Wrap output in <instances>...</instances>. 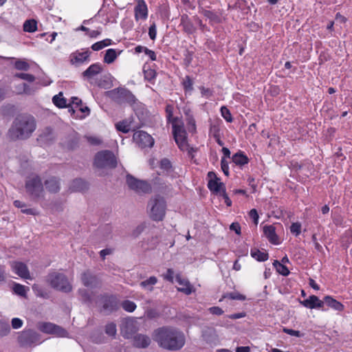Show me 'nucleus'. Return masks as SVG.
<instances>
[{"instance_id": "nucleus-1", "label": "nucleus", "mask_w": 352, "mask_h": 352, "mask_svg": "<svg viewBox=\"0 0 352 352\" xmlns=\"http://www.w3.org/2000/svg\"><path fill=\"white\" fill-rule=\"evenodd\" d=\"M153 337L160 346L170 351L179 350L186 342L184 333L173 327H164L156 329Z\"/></svg>"}, {"instance_id": "nucleus-2", "label": "nucleus", "mask_w": 352, "mask_h": 352, "mask_svg": "<svg viewBox=\"0 0 352 352\" xmlns=\"http://www.w3.org/2000/svg\"><path fill=\"white\" fill-rule=\"evenodd\" d=\"M36 129V120L29 114L21 113L13 120L8 131V136L12 141L27 140Z\"/></svg>"}, {"instance_id": "nucleus-3", "label": "nucleus", "mask_w": 352, "mask_h": 352, "mask_svg": "<svg viewBox=\"0 0 352 352\" xmlns=\"http://www.w3.org/2000/svg\"><path fill=\"white\" fill-rule=\"evenodd\" d=\"M105 95L118 104H128L133 106L138 101L135 95L125 87L115 88L107 91Z\"/></svg>"}, {"instance_id": "nucleus-4", "label": "nucleus", "mask_w": 352, "mask_h": 352, "mask_svg": "<svg viewBox=\"0 0 352 352\" xmlns=\"http://www.w3.org/2000/svg\"><path fill=\"white\" fill-rule=\"evenodd\" d=\"M93 165L98 169H114L118 166V160L113 151L102 150L94 155Z\"/></svg>"}, {"instance_id": "nucleus-5", "label": "nucleus", "mask_w": 352, "mask_h": 352, "mask_svg": "<svg viewBox=\"0 0 352 352\" xmlns=\"http://www.w3.org/2000/svg\"><path fill=\"white\" fill-rule=\"evenodd\" d=\"M148 206H151L150 218L155 221H162L166 214V201L164 197L156 195L152 197Z\"/></svg>"}, {"instance_id": "nucleus-6", "label": "nucleus", "mask_w": 352, "mask_h": 352, "mask_svg": "<svg viewBox=\"0 0 352 352\" xmlns=\"http://www.w3.org/2000/svg\"><path fill=\"white\" fill-rule=\"evenodd\" d=\"M170 122L172 123L173 135L178 147L182 151L188 149L189 144L187 141V133L183 122L179 119V121H172Z\"/></svg>"}, {"instance_id": "nucleus-7", "label": "nucleus", "mask_w": 352, "mask_h": 352, "mask_svg": "<svg viewBox=\"0 0 352 352\" xmlns=\"http://www.w3.org/2000/svg\"><path fill=\"white\" fill-rule=\"evenodd\" d=\"M164 278L171 283H173L174 280H175V282L179 285L177 290L186 295H189L194 292L193 287L186 278L182 276L181 274L175 275L174 272L170 269L167 270V272L164 275Z\"/></svg>"}, {"instance_id": "nucleus-8", "label": "nucleus", "mask_w": 352, "mask_h": 352, "mask_svg": "<svg viewBox=\"0 0 352 352\" xmlns=\"http://www.w3.org/2000/svg\"><path fill=\"white\" fill-rule=\"evenodd\" d=\"M126 183L130 190L138 194H148L152 190L151 185L147 181L137 179L130 173L126 175Z\"/></svg>"}, {"instance_id": "nucleus-9", "label": "nucleus", "mask_w": 352, "mask_h": 352, "mask_svg": "<svg viewBox=\"0 0 352 352\" xmlns=\"http://www.w3.org/2000/svg\"><path fill=\"white\" fill-rule=\"evenodd\" d=\"M25 187L26 192L34 200L40 198L44 190L41 179L38 175H35L32 178L27 179Z\"/></svg>"}, {"instance_id": "nucleus-10", "label": "nucleus", "mask_w": 352, "mask_h": 352, "mask_svg": "<svg viewBox=\"0 0 352 352\" xmlns=\"http://www.w3.org/2000/svg\"><path fill=\"white\" fill-rule=\"evenodd\" d=\"M47 281L51 286L58 290L69 292L72 290V286L62 273L54 272L48 275Z\"/></svg>"}, {"instance_id": "nucleus-11", "label": "nucleus", "mask_w": 352, "mask_h": 352, "mask_svg": "<svg viewBox=\"0 0 352 352\" xmlns=\"http://www.w3.org/2000/svg\"><path fill=\"white\" fill-rule=\"evenodd\" d=\"M38 329L44 333L50 334L55 337H68V333L65 329L52 322H40L38 324Z\"/></svg>"}, {"instance_id": "nucleus-12", "label": "nucleus", "mask_w": 352, "mask_h": 352, "mask_svg": "<svg viewBox=\"0 0 352 352\" xmlns=\"http://www.w3.org/2000/svg\"><path fill=\"white\" fill-rule=\"evenodd\" d=\"M133 140L141 148H151L155 142L152 136L144 131H135L133 133Z\"/></svg>"}, {"instance_id": "nucleus-13", "label": "nucleus", "mask_w": 352, "mask_h": 352, "mask_svg": "<svg viewBox=\"0 0 352 352\" xmlns=\"http://www.w3.org/2000/svg\"><path fill=\"white\" fill-rule=\"evenodd\" d=\"M199 13L206 17L209 20V23L211 25L220 24L223 23L221 13L214 10H209L199 6Z\"/></svg>"}, {"instance_id": "nucleus-14", "label": "nucleus", "mask_w": 352, "mask_h": 352, "mask_svg": "<svg viewBox=\"0 0 352 352\" xmlns=\"http://www.w3.org/2000/svg\"><path fill=\"white\" fill-rule=\"evenodd\" d=\"M91 52L87 48L83 52H80L79 50H76L72 52L69 56V62L72 65H79L85 62L89 61V56Z\"/></svg>"}, {"instance_id": "nucleus-15", "label": "nucleus", "mask_w": 352, "mask_h": 352, "mask_svg": "<svg viewBox=\"0 0 352 352\" xmlns=\"http://www.w3.org/2000/svg\"><path fill=\"white\" fill-rule=\"evenodd\" d=\"M179 25L182 27V30L188 35L193 34L197 32V28L193 21L186 14L181 15Z\"/></svg>"}, {"instance_id": "nucleus-16", "label": "nucleus", "mask_w": 352, "mask_h": 352, "mask_svg": "<svg viewBox=\"0 0 352 352\" xmlns=\"http://www.w3.org/2000/svg\"><path fill=\"white\" fill-rule=\"evenodd\" d=\"M201 337L204 341L209 344H216L219 342L217 330L211 327H205L203 329Z\"/></svg>"}, {"instance_id": "nucleus-17", "label": "nucleus", "mask_w": 352, "mask_h": 352, "mask_svg": "<svg viewBox=\"0 0 352 352\" xmlns=\"http://www.w3.org/2000/svg\"><path fill=\"white\" fill-rule=\"evenodd\" d=\"M135 18L136 21L139 19L145 20L148 17V8L144 0H139L134 8Z\"/></svg>"}, {"instance_id": "nucleus-18", "label": "nucleus", "mask_w": 352, "mask_h": 352, "mask_svg": "<svg viewBox=\"0 0 352 352\" xmlns=\"http://www.w3.org/2000/svg\"><path fill=\"white\" fill-rule=\"evenodd\" d=\"M263 233L267 240L274 245H278L280 241L276 233V228L273 225H267L263 227Z\"/></svg>"}, {"instance_id": "nucleus-19", "label": "nucleus", "mask_w": 352, "mask_h": 352, "mask_svg": "<svg viewBox=\"0 0 352 352\" xmlns=\"http://www.w3.org/2000/svg\"><path fill=\"white\" fill-rule=\"evenodd\" d=\"M46 190L50 193H57L60 189V179L52 176L44 182Z\"/></svg>"}, {"instance_id": "nucleus-20", "label": "nucleus", "mask_w": 352, "mask_h": 352, "mask_svg": "<svg viewBox=\"0 0 352 352\" xmlns=\"http://www.w3.org/2000/svg\"><path fill=\"white\" fill-rule=\"evenodd\" d=\"M300 303L308 309H319L323 307L324 300H320L315 295H311L308 298L301 301Z\"/></svg>"}, {"instance_id": "nucleus-21", "label": "nucleus", "mask_w": 352, "mask_h": 352, "mask_svg": "<svg viewBox=\"0 0 352 352\" xmlns=\"http://www.w3.org/2000/svg\"><path fill=\"white\" fill-rule=\"evenodd\" d=\"M207 186L210 192L215 195H219L223 190H226V186L220 179H209Z\"/></svg>"}, {"instance_id": "nucleus-22", "label": "nucleus", "mask_w": 352, "mask_h": 352, "mask_svg": "<svg viewBox=\"0 0 352 352\" xmlns=\"http://www.w3.org/2000/svg\"><path fill=\"white\" fill-rule=\"evenodd\" d=\"M232 161L238 166L242 167L248 164L250 159L248 155L242 151L239 150L232 157Z\"/></svg>"}, {"instance_id": "nucleus-23", "label": "nucleus", "mask_w": 352, "mask_h": 352, "mask_svg": "<svg viewBox=\"0 0 352 352\" xmlns=\"http://www.w3.org/2000/svg\"><path fill=\"white\" fill-rule=\"evenodd\" d=\"M12 271L21 278L27 280L34 278L33 274L30 273L27 265H12Z\"/></svg>"}, {"instance_id": "nucleus-24", "label": "nucleus", "mask_w": 352, "mask_h": 352, "mask_svg": "<svg viewBox=\"0 0 352 352\" xmlns=\"http://www.w3.org/2000/svg\"><path fill=\"white\" fill-rule=\"evenodd\" d=\"M102 71V67L99 63L91 65L86 70L82 73L83 77L91 78L94 76L99 74Z\"/></svg>"}, {"instance_id": "nucleus-25", "label": "nucleus", "mask_w": 352, "mask_h": 352, "mask_svg": "<svg viewBox=\"0 0 352 352\" xmlns=\"http://www.w3.org/2000/svg\"><path fill=\"white\" fill-rule=\"evenodd\" d=\"M88 184L81 178L74 179L69 187L72 192H82L88 189Z\"/></svg>"}, {"instance_id": "nucleus-26", "label": "nucleus", "mask_w": 352, "mask_h": 352, "mask_svg": "<svg viewBox=\"0 0 352 352\" xmlns=\"http://www.w3.org/2000/svg\"><path fill=\"white\" fill-rule=\"evenodd\" d=\"M151 343L148 336L143 334H138L133 338V344L138 348H146Z\"/></svg>"}, {"instance_id": "nucleus-27", "label": "nucleus", "mask_w": 352, "mask_h": 352, "mask_svg": "<svg viewBox=\"0 0 352 352\" xmlns=\"http://www.w3.org/2000/svg\"><path fill=\"white\" fill-rule=\"evenodd\" d=\"M232 9L239 10L243 15H248L250 12V6L246 0H235Z\"/></svg>"}, {"instance_id": "nucleus-28", "label": "nucleus", "mask_w": 352, "mask_h": 352, "mask_svg": "<svg viewBox=\"0 0 352 352\" xmlns=\"http://www.w3.org/2000/svg\"><path fill=\"white\" fill-rule=\"evenodd\" d=\"M122 52V50L117 52L116 50L113 48L107 50L104 56V63L107 64L113 63Z\"/></svg>"}, {"instance_id": "nucleus-29", "label": "nucleus", "mask_w": 352, "mask_h": 352, "mask_svg": "<svg viewBox=\"0 0 352 352\" xmlns=\"http://www.w3.org/2000/svg\"><path fill=\"white\" fill-rule=\"evenodd\" d=\"M324 303L336 311H342L344 309V305L340 302L330 296H327L324 298Z\"/></svg>"}, {"instance_id": "nucleus-30", "label": "nucleus", "mask_w": 352, "mask_h": 352, "mask_svg": "<svg viewBox=\"0 0 352 352\" xmlns=\"http://www.w3.org/2000/svg\"><path fill=\"white\" fill-rule=\"evenodd\" d=\"M118 307V302L116 297L110 296L105 299L103 304V309L104 311L110 312L117 309Z\"/></svg>"}, {"instance_id": "nucleus-31", "label": "nucleus", "mask_w": 352, "mask_h": 352, "mask_svg": "<svg viewBox=\"0 0 352 352\" xmlns=\"http://www.w3.org/2000/svg\"><path fill=\"white\" fill-rule=\"evenodd\" d=\"M250 255L258 262H264L268 259V253L265 251H261L257 248H252L250 251Z\"/></svg>"}, {"instance_id": "nucleus-32", "label": "nucleus", "mask_w": 352, "mask_h": 352, "mask_svg": "<svg viewBox=\"0 0 352 352\" xmlns=\"http://www.w3.org/2000/svg\"><path fill=\"white\" fill-rule=\"evenodd\" d=\"M13 204L16 208H21V212L23 214L34 216L37 215L38 214V212L34 208H24L27 206L26 204L19 200H15L13 202Z\"/></svg>"}, {"instance_id": "nucleus-33", "label": "nucleus", "mask_w": 352, "mask_h": 352, "mask_svg": "<svg viewBox=\"0 0 352 352\" xmlns=\"http://www.w3.org/2000/svg\"><path fill=\"white\" fill-rule=\"evenodd\" d=\"M52 102L59 109L67 107V100L63 97L62 92L54 96L52 98Z\"/></svg>"}, {"instance_id": "nucleus-34", "label": "nucleus", "mask_w": 352, "mask_h": 352, "mask_svg": "<svg viewBox=\"0 0 352 352\" xmlns=\"http://www.w3.org/2000/svg\"><path fill=\"white\" fill-rule=\"evenodd\" d=\"M111 78V75L110 74H105L98 80L97 85L101 88L109 89L112 86Z\"/></svg>"}, {"instance_id": "nucleus-35", "label": "nucleus", "mask_w": 352, "mask_h": 352, "mask_svg": "<svg viewBox=\"0 0 352 352\" xmlns=\"http://www.w3.org/2000/svg\"><path fill=\"white\" fill-rule=\"evenodd\" d=\"M37 30V21L34 19H28L23 23V30L26 32H34Z\"/></svg>"}, {"instance_id": "nucleus-36", "label": "nucleus", "mask_w": 352, "mask_h": 352, "mask_svg": "<svg viewBox=\"0 0 352 352\" xmlns=\"http://www.w3.org/2000/svg\"><path fill=\"white\" fill-rule=\"evenodd\" d=\"M38 140L45 143L52 142L53 140L52 130L51 128H46V131L38 135Z\"/></svg>"}, {"instance_id": "nucleus-37", "label": "nucleus", "mask_w": 352, "mask_h": 352, "mask_svg": "<svg viewBox=\"0 0 352 352\" xmlns=\"http://www.w3.org/2000/svg\"><path fill=\"white\" fill-rule=\"evenodd\" d=\"M143 72L144 76V79L149 82L151 84H154L155 80L157 76V72L155 69H145V66L143 68Z\"/></svg>"}, {"instance_id": "nucleus-38", "label": "nucleus", "mask_w": 352, "mask_h": 352, "mask_svg": "<svg viewBox=\"0 0 352 352\" xmlns=\"http://www.w3.org/2000/svg\"><path fill=\"white\" fill-rule=\"evenodd\" d=\"M160 168L165 171L166 175L173 170L171 162L166 157H164L160 161Z\"/></svg>"}, {"instance_id": "nucleus-39", "label": "nucleus", "mask_w": 352, "mask_h": 352, "mask_svg": "<svg viewBox=\"0 0 352 352\" xmlns=\"http://www.w3.org/2000/svg\"><path fill=\"white\" fill-rule=\"evenodd\" d=\"M116 129L118 131L127 133L130 131V124L126 120H123L116 124Z\"/></svg>"}, {"instance_id": "nucleus-40", "label": "nucleus", "mask_w": 352, "mask_h": 352, "mask_svg": "<svg viewBox=\"0 0 352 352\" xmlns=\"http://www.w3.org/2000/svg\"><path fill=\"white\" fill-rule=\"evenodd\" d=\"M1 113L5 117H11L14 116L15 113V107L13 104H8L6 105H3L1 107Z\"/></svg>"}, {"instance_id": "nucleus-41", "label": "nucleus", "mask_w": 352, "mask_h": 352, "mask_svg": "<svg viewBox=\"0 0 352 352\" xmlns=\"http://www.w3.org/2000/svg\"><path fill=\"white\" fill-rule=\"evenodd\" d=\"M157 280L155 276H151L148 279L141 282L140 285L143 288H144L148 291H152L153 287L154 285H155L157 283Z\"/></svg>"}, {"instance_id": "nucleus-42", "label": "nucleus", "mask_w": 352, "mask_h": 352, "mask_svg": "<svg viewBox=\"0 0 352 352\" xmlns=\"http://www.w3.org/2000/svg\"><path fill=\"white\" fill-rule=\"evenodd\" d=\"M173 109L174 107L172 104H168L166 106L165 111L166 113L167 122L179 121V118L178 117H173Z\"/></svg>"}, {"instance_id": "nucleus-43", "label": "nucleus", "mask_w": 352, "mask_h": 352, "mask_svg": "<svg viewBox=\"0 0 352 352\" xmlns=\"http://www.w3.org/2000/svg\"><path fill=\"white\" fill-rule=\"evenodd\" d=\"M182 84L186 93L193 90V80L189 76H186Z\"/></svg>"}, {"instance_id": "nucleus-44", "label": "nucleus", "mask_w": 352, "mask_h": 352, "mask_svg": "<svg viewBox=\"0 0 352 352\" xmlns=\"http://www.w3.org/2000/svg\"><path fill=\"white\" fill-rule=\"evenodd\" d=\"M29 290V288L22 285L19 283H15L13 285V291L14 292L21 296H25L27 292Z\"/></svg>"}, {"instance_id": "nucleus-45", "label": "nucleus", "mask_w": 352, "mask_h": 352, "mask_svg": "<svg viewBox=\"0 0 352 352\" xmlns=\"http://www.w3.org/2000/svg\"><path fill=\"white\" fill-rule=\"evenodd\" d=\"M220 112L221 116L226 120V122L230 123L233 121V118L232 116L231 112L227 107L222 106L220 109Z\"/></svg>"}, {"instance_id": "nucleus-46", "label": "nucleus", "mask_w": 352, "mask_h": 352, "mask_svg": "<svg viewBox=\"0 0 352 352\" xmlns=\"http://www.w3.org/2000/svg\"><path fill=\"white\" fill-rule=\"evenodd\" d=\"M187 116V126L188 129L190 133H194L196 132V124L195 120L192 116V115H188V113H186Z\"/></svg>"}, {"instance_id": "nucleus-47", "label": "nucleus", "mask_w": 352, "mask_h": 352, "mask_svg": "<svg viewBox=\"0 0 352 352\" xmlns=\"http://www.w3.org/2000/svg\"><path fill=\"white\" fill-rule=\"evenodd\" d=\"M14 67L18 70L28 71L30 69V65L25 60H17L14 63Z\"/></svg>"}, {"instance_id": "nucleus-48", "label": "nucleus", "mask_w": 352, "mask_h": 352, "mask_svg": "<svg viewBox=\"0 0 352 352\" xmlns=\"http://www.w3.org/2000/svg\"><path fill=\"white\" fill-rule=\"evenodd\" d=\"M82 280L85 285H92L96 280V278L89 273H84L82 276Z\"/></svg>"}, {"instance_id": "nucleus-49", "label": "nucleus", "mask_w": 352, "mask_h": 352, "mask_svg": "<svg viewBox=\"0 0 352 352\" xmlns=\"http://www.w3.org/2000/svg\"><path fill=\"white\" fill-rule=\"evenodd\" d=\"M15 78H21L27 80L29 82H32L35 80V76L31 74L27 73H16L14 76Z\"/></svg>"}, {"instance_id": "nucleus-50", "label": "nucleus", "mask_w": 352, "mask_h": 352, "mask_svg": "<svg viewBox=\"0 0 352 352\" xmlns=\"http://www.w3.org/2000/svg\"><path fill=\"white\" fill-rule=\"evenodd\" d=\"M79 139L76 137L69 138L67 142V147L69 150H74L78 147Z\"/></svg>"}, {"instance_id": "nucleus-51", "label": "nucleus", "mask_w": 352, "mask_h": 352, "mask_svg": "<svg viewBox=\"0 0 352 352\" xmlns=\"http://www.w3.org/2000/svg\"><path fill=\"white\" fill-rule=\"evenodd\" d=\"M122 307L128 312H133L136 309V305L135 302L128 300L122 302Z\"/></svg>"}, {"instance_id": "nucleus-52", "label": "nucleus", "mask_w": 352, "mask_h": 352, "mask_svg": "<svg viewBox=\"0 0 352 352\" xmlns=\"http://www.w3.org/2000/svg\"><path fill=\"white\" fill-rule=\"evenodd\" d=\"M194 52L186 50L184 53V64L186 67H188L193 59Z\"/></svg>"}, {"instance_id": "nucleus-53", "label": "nucleus", "mask_w": 352, "mask_h": 352, "mask_svg": "<svg viewBox=\"0 0 352 352\" xmlns=\"http://www.w3.org/2000/svg\"><path fill=\"white\" fill-rule=\"evenodd\" d=\"M206 48L212 52H217L219 50V45H218L213 40L207 39L205 43Z\"/></svg>"}, {"instance_id": "nucleus-54", "label": "nucleus", "mask_w": 352, "mask_h": 352, "mask_svg": "<svg viewBox=\"0 0 352 352\" xmlns=\"http://www.w3.org/2000/svg\"><path fill=\"white\" fill-rule=\"evenodd\" d=\"M290 232L292 234L298 236L301 232V224L299 222L292 223L290 226Z\"/></svg>"}, {"instance_id": "nucleus-55", "label": "nucleus", "mask_w": 352, "mask_h": 352, "mask_svg": "<svg viewBox=\"0 0 352 352\" xmlns=\"http://www.w3.org/2000/svg\"><path fill=\"white\" fill-rule=\"evenodd\" d=\"M272 269L276 270L278 274L285 276L289 274V270L287 269L286 265H273Z\"/></svg>"}, {"instance_id": "nucleus-56", "label": "nucleus", "mask_w": 352, "mask_h": 352, "mask_svg": "<svg viewBox=\"0 0 352 352\" xmlns=\"http://www.w3.org/2000/svg\"><path fill=\"white\" fill-rule=\"evenodd\" d=\"M225 298H228L232 300H245V296L238 293V292H231L229 294H227L223 296Z\"/></svg>"}, {"instance_id": "nucleus-57", "label": "nucleus", "mask_w": 352, "mask_h": 352, "mask_svg": "<svg viewBox=\"0 0 352 352\" xmlns=\"http://www.w3.org/2000/svg\"><path fill=\"white\" fill-rule=\"evenodd\" d=\"M105 332L108 336L114 337L117 332L116 324L113 323L107 324L105 327Z\"/></svg>"}, {"instance_id": "nucleus-58", "label": "nucleus", "mask_w": 352, "mask_h": 352, "mask_svg": "<svg viewBox=\"0 0 352 352\" xmlns=\"http://www.w3.org/2000/svg\"><path fill=\"white\" fill-rule=\"evenodd\" d=\"M201 94L202 96H205L207 98H210L213 96L214 91L210 88H206L204 86H201L199 87Z\"/></svg>"}, {"instance_id": "nucleus-59", "label": "nucleus", "mask_w": 352, "mask_h": 352, "mask_svg": "<svg viewBox=\"0 0 352 352\" xmlns=\"http://www.w3.org/2000/svg\"><path fill=\"white\" fill-rule=\"evenodd\" d=\"M148 36L152 41H154L156 38L157 27L155 21L152 23L148 28Z\"/></svg>"}, {"instance_id": "nucleus-60", "label": "nucleus", "mask_w": 352, "mask_h": 352, "mask_svg": "<svg viewBox=\"0 0 352 352\" xmlns=\"http://www.w3.org/2000/svg\"><path fill=\"white\" fill-rule=\"evenodd\" d=\"M210 133L212 134L213 137H217L220 135V126L218 123L210 124Z\"/></svg>"}, {"instance_id": "nucleus-61", "label": "nucleus", "mask_w": 352, "mask_h": 352, "mask_svg": "<svg viewBox=\"0 0 352 352\" xmlns=\"http://www.w3.org/2000/svg\"><path fill=\"white\" fill-rule=\"evenodd\" d=\"M221 170H222L223 173H224V175L226 176H228L229 175L228 162V161L226 159H224V157L221 158Z\"/></svg>"}, {"instance_id": "nucleus-62", "label": "nucleus", "mask_w": 352, "mask_h": 352, "mask_svg": "<svg viewBox=\"0 0 352 352\" xmlns=\"http://www.w3.org/2000/svg\"><path fill=\"white\" fill-rule=\"evenodd\" d=\"M249 216L252 219L254 223L256 226L259 218L257 210L255 208L250 210L249 212Z\"/></svg>"}, {"instance_id": "nucleus-63", "label": "nucleus", "mask_w": 352, "mask_h": 352, "mask_svg": "<svg viewBox=\"0 0 352 352\" xmlns=\"http://www.w3.org/2000/svg\"><path fill=\"white\" fill-rule=\"evenodd\" d=\"M247 27L252 32H258L260 29L262 28V26L258 23L251 21L250 23L247 24Z\"/></svg>"}, {"instance_id": "nucleus-64", "label": "nucleus", "mask_w": 352, "mask_h": 352, "mask_svg": "<svg viewBox=\"0 0 352 352\" xmlns=\"http://www.w3.org/2000/svg\"><path fill=\"white\" fill-rule=\"evenodd\" d=\"M230 230L234 231L237 235L241 234V226L238 222H233L230 226Z\"/></svg>"}]
</instances>
